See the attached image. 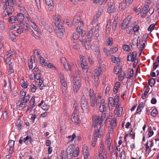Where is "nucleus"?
<instances>
[{"label":"nucleus","instance_id":"9d476101","mask_svg":"<svg viewBox=\"0 0 159 159\" xmlns=\"http://www.w3.org/2000/svg\"><path fill=\"white\" fill-rule=\"evenodd\" d=\"M91 48L93 51L96 52V56L98 59L101 60V54L99 48L97 45L94 44L91 46Z\"/></svg>","mask_w":159,"mask_h":159},{"label":"nucleus","instance_id":"6e6d98bb","mask_svg":"<svg viewBox=\"0 0 159 159\" xmlns=\"http://www.w3.org/2000/svg\"><path fill=\"white\" fill-rule=\"evenodd\" d=\"M16 128H17L18 130H20L21 128V125L20 122H17L16 123Z\"/></svg>","mask_w":159,"mask_h":159},{"label":"nucleus","instance_id":"58836bf2","mask_svg":"<svg viewBox=\"0 0 159 159\" xmlns=\"http://www.w3.org/2000/svg\"><path fill=\"white\" fill-rule=\"evenodd\" d=\"M133 27L132 26H128L126 30L127 33L129 34H131L133 32Z\"/></svg>","mask_w":159,"mask_h":159},{"label":"nucleus","instance_id":"052dcab7","mask_svg":"<svg viewBox=\"0 0 159 159\" xmlns=\"http://www.w3.org/2000/svg\"><path fill=\"white\" fill-rule=\"evenodd\" d=\"M45 28L47 30V31L50 33H51L52 32V28L50 26L47 25L45 26Z\"/></svg>","mask_w":159,"mask_h":159},{"label":"nucleus","instance_id":"c03bdc74","mask_svg":"<svg viewBox=\"0 0 159 159\" xmlns=\"http://www.w3.org/2000/svg\"><path fill=\"white\" fill-rule=\"evenodd\" d=\"M13 52L11 50H9L7 52L6 54V58H10L13 55Z\"/></svg>","mask_w":159,"mask_h":159},{"label":"nucleus","instance_id":"a18cd8bd","mask_svg":"<svg viewBox=\"0 0 159 159\" xmlns=\"http://www.w3.org/2000/svg\"><path fill=\"white\" fill-rule=\"evenodd\" d=\"M118 50V48L117 47H115L111 48L110 50V53L114 54Z\"/></svg>","mask_w":159,"mask_h":159},{"label":"nucleus","instance_id":"412c9836","mask_svg":"<svg viewBox=\"0 0 159 159\" xmlns=\"http://www.w3.org/2000/svg\"><path fill=\"white\" fill-rule=\"evenodd\" d=\"M30 98V95L29 94H27L26 96L22 97L21 98V100L20 102H21L25 104H26L28 101L29 100Z\"/></svg>","mask_w":159,"mask_h":159},{"label":"nucleus","instance_id":"774afa93","mask_svg":"<svg viewBox=\"0 0 159 159\" xmlns=\"http://www.w3.org/2000/svg\"><path fill=\"white\" fill-rule=\"evenodd\" d=\"M61 83L62 87H66L67 86V84L65 80L61 81Z\"/></svg>","mask_w":159,"mask_h":159},{"label":"nucleus","instance_id":"f257e3e1","mask_svg":"<svg viewBox=\"0 0 159 159\" xmlns=\"http://www.w3.org/2000/svg\"><path fill=\"white\" fill-rule=\"evenodd\" d=\"M105 114H102L100 116L95 115L93 116V126L94 127H96L99 125H102V122L106 119Z\"/></svg>","mask_w":159,"mask_h":159},{"label":"nucleus","instance_id":"7c9ffc66","mask_svg":"<svg viewBox=\"0 0 159 159\" xmlns=\"http://www.w3.org/2000/svg\"><path fill=\"white\" fill-rule=\"evenodd\" d=\"M93 35V30H90L88 32L87 35L86 36L87 37L86 40H90L91 41V38Z\"/></svg>","mask_w":159,"mask_h":159},{"label":"nucleus","instance_id":"4468645a","mask_svg":"<svg viewBox=\"0 0 159 159\" xmlns=\"http://www.w3.org/2000/svg\"><path fill=\"white\" fill-rule=\"evenodd\" d=\"M83 152L84 155V159H88L89 153L87 146L84 144L83 148Z\"/></svg>","mask_w":159,"mask_h":159},{"label":"nucleus","instance_id":"0eeeda50","mask_svg":"<svg viewBox=\"0 0 159 159\" xmlns=\"http://www.w3.org/2000/svg\"><path fill=\"white\" fill-rule=\"evenodd\" d=\"M80 41L83 46L84 47L86 50H88L89 49L90 46L89 42L91 41L90 40H86L84 39H80Z\"/></svg>","mask_w":159,"mask_h":159},{"label":"nucleus","instance_id":"6e6552de","mask_svg":"<svg viewBox=\"0 0 159 159\" xmlns=\"http://www.w3.org/2000/svg\"><path fill=\"white\" fill-rule=\"evenodd\" d=\"M76 67V65L73 62H71L69 64L67 63L66 65H64L65 69L68 71L74 69Z\"/></svg>","mask_w":159,"mask_h":159},{"label":"nucleus","instance_id":"3c124183","mask_svg":"<svg viewBox=\"0 0 159 159\" xmlns=\"http://www.w3.org/2000/svg\"><path fill=\"white\" fill-rule=\"evenodd\" d=\"M154 132L153 130L152 129L151 127L149 128V131L148 132V137H151L153 134Z\"/></svg>","mask_w":159,"mask_h":159},{"label":"nucleus","instance_id":"5701e85b","mask_svg":"<svg viewBox=\"0 0 159 159\" xmlns=\"http://www.w3.org/2000/svg\"><path fill=\"white\" fill-rule=\"evenodd\" d=\"M132 2V0H123L124 6L123 10H125L126 7H128Z\"/></svg>","mask_w":159,"mask_h":159},{"label":"nucleus","instance_id":"f8f14e48","mask_svg":"<svg viewBox=\"0 0 159 159\" xmlns=\"http://www.w3.org/2000/svg\"><path fill=\"white\" fill-rule=\"evenodd\" d=\"M7 2L8 4V6L10 7L9 8L11 11H14L15 9L13 8L14 6L16 5V2L15 0H7Z\"/></svg>","mask_w":159,"mask_h":159},{"label":"nucleus","instance_id":"2f4dec72","mask_svg":"<svg viewBox=\"0 0 159 159\" xmlns=\"http://www.w3.org/2000/svg\"><path fill=\"white\" fill-rule=\"evenodd\" d=\"M29 89H30L31 92L33 93L35 92L37 89L36 86L31 84L29 86Z\"/></svg>","mask_w":159,"mask_h":159},{"label":"nucleus","instance_id":"7ed1b4c3","mask_svg":"<svg viewBox=\"0 0 159 159\" xmlns=\"http://www.w3.org/2000/svg\"><path fill=\"white\" fill-rule=\"evenodd\" d=\"M102 143L98 151V156H96L95 159H107V152L104 145Z\"/></svg>","mask_w":159,"mask_h":159},{"label":"nucleus","instance_id":"9b49d317","mask_svg":"<svg viewBox=\"0 0 159 159\" xmlns=\"http://www.w3.org/2000/svg\"><path fill=\"white\" fill-rule=\"evenodd\" d=\"M137 56V52L136 51L134 52H131L127 57V61H133Z\"/></svg>","mask_w":159,"mask_h":159},{"label":"nucleus","instance_id":"a878e982","mask_svg":"<svg viewBox=\"0 0 159 159\" xmlns=\"http://www.w3.org/2000/svg\"><path fill=\"white\" fill-rule=\"evenodd\" d=\"M121 70V67L120 65L116 66L114 69V72L116 74H118Z\"/></svg>","mask_w":159,"mask_h":159},{"label":"nucleus","instance_id":"09e8293b","mask_svg":"<svg viewBox=\"0 0 159 159\" xmlns=\"http://www.w3.org/2000/svg\"><path fill=\"white\" fill-rule=\"evenodd\" d=\"M61 63H62L64 65V66L65 65H66L67 61L66 58L64 57H62L61 58Z\"/></svg>","mask_w":159,"mask_h":159},{"label":"nucleus","instance_id":"4c0bfd02","mask_svg":"<svg viewBox=\"0 0 159 159\" xmlns=\"http://www.w3.org/2000/svg\"><path fill=\"white\" fill-rule=\"evenodd\" d=\"M79 148L77 147L74 151H73V156L75 157L78 156L79 155Z\"/></svg>","mask_w":159,"mask_h":159},{"label":"nucleus","instance_id":"5fc2aeb1","mask_svg":"<svg viewBox=\"0 0 159 159\" xmlns=\"http://www.w3.org/2000/svg\"><path fill=\"white\" fill-rule=\"evenodd\" d=\"M112 39V38H109L107 42V45L111 46L113 43Z\"/></svg>","mask_w":159,"mask_h":159},{"label":"nucleus","instance_id":"c9c22d12","mask_svg":"<svg viewBox=\"0 0 159 159\" xmlns=\"http://www.w3.org/2000/svg\"><path fill=\"white\" fill-rule=\"evenodd\" d=\"M17 17L18 19V21H19L20 22H21L24 18L23 15L22 13L18 14L17 15Z\"/></svg>","mask_w":159,"mask_h":159},{"label":"nucleus","instance_id":"393cba45","mask_svg":"<svg viewBox=\"0 0 159 159\" xmlns=\"http://www.w3.org/2000/svg\"><path fill=\"white\" fill-rule=\"evenodd\" d=\"M121 25L122 29H125L127 26L129 22L127 19H125L121 21Z\"/></svg>","mask_w":159,"mask_h":159},{"label":"nucleus","instance_id":"4d7b16f0","mask_svg":"<svg viewBox=\"0 0 159 159\" xmlns=\"http://www.w3.org/2000/svg\"><path fill=\"white\" fill-rule=\"evenodd\" d=\"M15 144V141L12 140H10L8 143V146L10 147H14Z\"/></svg>","mask_w":159,"mask_h":159},{"label":"nucleus","instance_id":"e2e57ef3","mask_svg":"<svg viewBox=\"0 0 159 159\" xmlns=\"http://www.w3.org/2000/svg\"><path fill=\"white\" fill-rule=\"evenodd\" d=\"M133 29L134 33L136 31H138L139 29V26L138 25H134V27H133Z\"/></svg>","mask_w":159,"mask_h":159},{"label":"nucleus","instance_id":"bf43d9fd","mask_svg":"<svg viewBox=\"0 0 159 159\" xmlns=\"http://www.w3.org/2000/svg\"><path fill=\"white\" fill-rule=\"evenodd\" d=\"M111 21L109 20L107 22V25L106 27V31H107V30H108L109 31V30H108L110 28V26L111 25Z\"/></svg>","mask_w":159,"mask_h":159},{"label":"nucleus","instance_id":"49530a36","mask_svg":"<svg viewBox=\"0 0 159 159\" xmlns=\"http://www.w3.org/2000/svg\"><path fill=\"white\" fill-rule=\"evenodd\" d=\"M40 21L41 24V25H43V26H46L47 25L46 20V19H44L43 18H41Z\"/></svg>","mask_w":159,"mask_h":159},{"label":"nucleus","instance_id":"de8ad7c7","mask_svg":"<svg viewBox=\"0 0 159 159\" xmlns=\"http://www.w3.org/2000/svg\"><path fill=\"white\" fill-rule=\"evenodd\" d=\"M55 22L54 25H58V23H61V20L59 16H58L55 18Z\"/></svg>","mask_w":159,"mask_h":159},{"label":"nucleus","instance_id":"8fccbe9b","mask_svg":"<svg viewBox=\"0 0 159 159\" xmlns=\"http://www.w3.org/2000/svg\"><path fill=\"white\" fill-rule=\"evenodd\" d=\"M2 116L4 120H7L8 117V114L7 112L5 111L2 114Z\"/></svg>","mask_w":159,"mask_h":159},{"label":"nucleus","instance_id":"338daca9","mask_svg":"<svg viewBox=\"0 0 159 159\" xmlns=\"http://www.w3.org/2000/svg\"><path fill=\"white\" fill-rule=\"evenodd\" d=\"M62 93L64 95H66L67 93L66 90V87H62Z\"/></svg>","mask_w":159,"mask_h":159},{"label":"nucleus","instance_id":"39448f33","mask_svg":"<svg viewBox=\"0 0 159 159\" xmlns=\"http://www.w3.org/2000/svg\"><path fill=\"white\" fill-rule=\"evenodd\" d=\"M80 105L83 111L88 113L89 111L88 102L84 95L82 96L80 101Z\"/></svg>","mask_w":159,"mask_h":159},{"label":"nucleus","instance_id":"e433bc0d","mask_svg":"<svg viewBox=\"0 0 159 159\" xmlns=\"http://www.w3.org/2000/svg\"><path fill=\"white\" fill-rule=\"evenodd\" d=\"M89 94L90 98L96 97V94H95L94 92L92 89H90L89 91Z\"/></svg>","mask_w":159,"mask_h":159},{"label":"nucleus","instance_id":"cd10ccee","mask_svg":"<svg viewBox=\"0 0 159 159\" xmlns=\"http://www.w3.org/2000/svg\"><path fill=\"white\" fill-rule=\"evenodd\" d=\"M17 21L18 19L13 16L10 17L8 19L9 22L11 23H15Z\"/></svg>","mask_w":159,"mask_h":159},{"label":"nucleus","instance_id":"bb28decb","mask_svg":"<svg viewBox=\"0 0 159 159\" xmlns=\"http://www.w3.org/2000/svg\"><path fill=\"white\" fill-rule=\"evenodd\" d=\"M96 100V97L90 98L89 99V103L91 106L92 107H94L95 105Z\"/></svg>","mask_w":159,"mask_h":159},{"label":"nucleus","instance_id":"4be33fe9","mask_svg":"<svg viewBox=\"0 0 159 159\" xmlns=\"http://www.w3.org/2000/svg\"><path fill=\"white\" fill-rule=\"evenodd\" d=\"M94 71V77L95 79H96L95 77H97L100 75L102 72V68L100 66L98 69H95Z\"/></svg>","mask_w":159,"mask_h":159},{"label":"nucleus","instance_id":"37998d69","mask_svg":"<svg viewBox=\"0 0 159 159\" xmlns=\"http://www.w3.org/2000/svg\"><path fill=\"white\" fill-rule=\"evenodd\" d=\"M39 62L44 66H47V63L45 61L44 58L41 56L40 57Z\"/></svg>","mask_w":159,"mask_h":159},{"label":"nucleus","instance_id":"dca6fc26","mask_svg":"<svg viewBox=\"0 0 159 159\" xmlns=\"http://www.w3.org/2000/svg\"><path fill=\"white\" fill-rule=\"evenodd\" d=\"M103 7H101L99 8L98 11L97 12L95 16L94 17V20H97L100 17V15L103 12Z\"/></svg>","mask_w":159,"mask_h":159},{"label":"nucleus","instance_id":"c756f323","mask_svg":"<svg viewBox=\"0 0 159 159\" xmlns=\"http://www.w3.org/2000/svg\"><path fill=\"white\" fill-rule=\"evenodd\" d=\"M99 125L100 126L99 129L96 130H95V133L101 135V132H102V131L103 128V124L102 125Z\"/></svg>","mask_w":159,"mask_h":159},{"label":"nucleus","instance_id":"79ce46f5","mask_svg":"<svg viewBox=\"0 0 159 159\" xmlns=\"http://www.w3.org/2000/svg\"><path fill=\"white\" fill-rule=\"evenodd\" d=\"M18 6L20 12L23 13L25 11V7L22 4H18Z\"/></svg>","mask_w":159,"mask_h":159},{"label":"nucleus","instance_id":"1a4fd4ad","mask_svg":"<svg viewBox=\"0 0 159 159\" xmlns=\"http://www.w3.org/2000/svg\"><path fill=\"white\" fill-rule=\"evenodd\" d=\"M73 25H78L79 26H81V25H83V23L82 22L80 21V17L79 16H75L74 18L72 23Z\"/></svg>","mask_w":159,"mask_h":159},{"label":"nucleus","instance_id":"aec40b11","mask_svg":"<svg viewBox=\"0 0 159 159\" xmlns=\"http://www.w3.org/2000/svg\"><path fill=\"white\" fill-rule=\"evenodd\" d=\"M101 136V134H98L95 133L94 135L93 138V139L92 140V146L94 147H95V144H96L97 140V138H100Z\"/></svg>","mask_w":159,"mask_h":159},{"label":"nucleus","instance_id":"0e129e2a","mask_svg":"<svg viewBox=\"0 0 159 159\" xmlns=\"http://www.w3.org/2000/svg\"><path fill=\"white\" fill-rule=\"evenodd\" d=\"M42 109L44 111H47L49 108V106L45 104L42 107Z\"/></svg>","mask_w":159,"mask_h":159},{"label":"nucleus","instance_id":"b1692460","mask_svg":"<svg viewBox=\"0 0 159 159\" xmlns=\"http://www.w3.org/2000/svg\"><path fill=\"white\" fill-rule=\"evenodd\" d=\"M107 108L106 106H100L99 107V110L102 113V114H105V117L106 116V114L107 113Z\"/></svg>","mask_w":159,"mask_h":159},{"label":"nucleus","instance_id":"72a5a7b5","mask_svg":"<svg viewBox=\"0 0 159 159\" xmlns=\"http://www.w3.org/2000/svg\"><path fill=\"white\" fill-rule=\"evenodd\" d=\"M155 83V79L153 78L150 79L148 81V85L152 87L154 85Z\"/></svg>","mask_w":159,"mask_h":159},{"label":"nucleus","instance_id":"6ab92c4d","mask_svg":"<svg viewBox=\"0 0 159 159\" xmlns=\"http://www.w3.org/2000/svg\"><path fill=\"white\" fill-rule=\"evenodd\" d=\"M19 26L23 30L25 31L28 30L29 25L27 23L22 22L20 23Z\"/></svg>","mask_w":159,"mask_h":159},{"label":"nucleus","instance_id":"f3484780","mask_svg":"<svg viewBox=\"0 0 159 159\" xmlns=\"http://www.w3.org/2000/svg\"><path fill=\"white\" fill-rule=\"evenodd\" d=\"M71 120L73 122L78 124L79 123V119L77 114L74 110L73 114L71 116Z\"/></svg>","mask_w":159,"mask_h":159},{"label":"nucleus","instance_id":"680f3d73","mask_svg":"<svg viewBox=\"0 0 159 159\" xmlns=\"http://www.w3.org/2000/svg\"><path fill=\"white\" fill-rule=\"evenodd\" d=\"M114 103L113 105L114 107H115L116 108H117V106H119V100H116V99H113Z\"/></svg>","mask_w":159,"mask_h":159},{"label":"nucleus","instance_id":"473e14b6","mask_svg":"<svg viewBox=\"0 0 159 159\" xmlns=\"http://www.w3.org/2000/svg\"><path fill=\"white\" fill-rule=\"evenodd\" d=\"M118 74H119L118 75L119 80L121 81L123 80L124 78V72L121 70Z\"/></svg>","mask_w":159,"mask_h":159},{"label":"nucleus","instance_id":"ea45409f","mask_svg":"<svg viewBox=\"0 0 159 159\" xmlns=\"http://www.w3.org/2000/svg\"><path fill=\"white\" fill-rule=\"evenodd\" d=\"M151 115L153 117L156 116L158 114L156 108H154L151 112Z\"/></svg>","mask_w":159,"mask_h":159},{"label":"nucleus","instance_id":"20e7f679","mask_svg":"<svg viewBox=\"0 0 159 159\" xmlns=\"http://www.w3.org/2000/svg\"><path fill=\"white\" fill-rule=\"evenodd\" d=\"M54 27L58 36L61 38H62L64 35L63 33L65 32V29L62 21L58 23V25H55Z\"/></svg>","mask_w":159,"mask_h":159},{"label":"nucleus","instance_id":"f704fd0d","mask_svg":"<svg viewBox=\"0 0 159 159\" xmlns=\"http://www.w3.org/2000/svg\"><path fill=\"white\" fill-rule=\"evenodd\" d=\"M31 26L34 29V30H35L38 33H39V32H40V30L35 25V24L34 23V22H33V23L31 24Z\"/></svg>","mask_w":159,"mask_h":159},{"label":"nucleus","instance_id":"2eb2a0df","mask_svg":"<svg viewBox=\"0 0 159 159\" xmlns=\"http://www.w3.org/2000/svg\"><path fill=\"white\" fill-rule=\"evenodd\" d=\"M71 146H69L66 150L67 156L68 158L70 159L73 156V149Z\"/></svg>","mask_w":159,"mask_h":159},{"label":"nucleus","instance_id":"69168bd1","mask_svg":"<svg viewBox=\"0 0 159 159\" xmlns=\"http://www.w3.org/2000/svg\"><path fill=\"white\" fill-rule=\"evenodd\" d=\"M75 137V135L74 133L72 135L69 136L68 137V138L70 139L71 141H72Z\"/></svg>","mask_w":159,"mask_h":159},{"label":"nucleus","instance_id":"423d86ee","mask_svg":"<svg viewBox=\"0 0 159 159\" xmlns=\"http://www.w3.org/2000/svg\"><path fill=\"white\" fill-rule=\"evenodd\" d=\"M73 89L75 92L77 93L79 90L81 85V81L80 78L78 76H76L74 78Z\"/></svg>","mask_w":159,"mask_h":159},{"label":"nucleus","instance_id":"ddd939ff","mask_svg":"<svg viewBox=\"0 0 159 159\" xmlns=\"http://www.w3.org/2000/svg\"><path fill=\"white\" fill-rule=\"evenodd\" d=\"M108 7L107 11L108 13H113L116 11L115 4L113 2H110L108 3Z\"/></svg>","mask_w":159,"mask_h":159},{"label":"nucleus","instance_id":"603ef678","mask_svg":"<svg viewBox=\"0 0 159 159\" xmlns=\"http://www.w3.org/2000/svg\"><path fill=\"white\" fill-rule=\"evenodd\" d=\"M155 26V25L154 24H151L148 27V31L151 32L153 30V28Z\"/></svg>","mask_w":159,"mask_h":159},{"label":"nucleus","instance_id":"c85d7f7f","mask_svg":"<svg viewBox=\"0 0 159 159\" xmlns=\"http://www.w3.org/2000/svg\"><path fill=\"white\" fill-rule=\"evenodd\" d=\"M117 109V112L118 113L117 114V116L118 117H120L121 116V114L122 112L123 109L122 107H120L119 106H117V107L116 108Z\"/></svg>","mask_w":159,"mask_h":159},{"label":"nucleus","instance_id":"f03ea898","mask_svg":"<svg viewBox=\"0 0 159 159\" xmlns=\"http://www.w3.org/2000/svg\"><path fill=\"white\" fill-rule=\"evenodd\" d=\"M76 31V32L73 33L72 39L78 40L80 41V39H83L80 36L81 35L82 37H84L86 34L85 32L79 26L77 28Z\"/></svg>","mask_w":159,"mask_h":159},{"label":"nucleus","instance_id":"a211bd4d","mask_svg":"<svg viewBox=\"0 0 159 159\" xmlns=\"http://www.w3.org/2000/svg\"><path fill=\"white\" fill-rule=\"evenodd\" d=\"M46 3L49 6L48 8L50 11L52 10L53 8V3L52 0H45Z\"/></svg>","mask_w":159,"mask_h":159},{"label":"nucleus","instance_id":"13d9d810","mask_svg":"<svg viewBox=\"0 0 159 159\" xmlns=\"http://www.w3.org/2000/svg\"><path fill=\"white\" fill-rule=\"evenodd\" d=\"M40 73L41 72L39 71L36 75H35L34 78L38 80L40 79Z\"/></svg>","mask_w":159,"mask_h":159},{"label":"nucleus","instance_id":"a19ab883","mask_svg":"<svg viewBox=\"0 0 159 159\" xmlns=\"http://www.w3.org/2000/svg\"><path fill=\"white\" fill-rule=\"evenodd\" d=\"M111 61L113 63L117 62L120 61V60L118 58L115 57L114 56H112L111 57Z\"/></svg>","mask_w":159,"mask_h":159},{"label":"nucleus","instance_id":"864d4df0","mask_svg":"<svg viewBox=\"0 0 159 159\" xmlns=\"http://www.w3.org/2000/svg\"><path fill=\"white\" fill-rule=\"evenodd\" d=\"M20 98H21L22 97H25V96H26V93L24 91V90H22L20 93Z\"/></svg>","mask_w":159,"mask_h":159}]
</instances>
